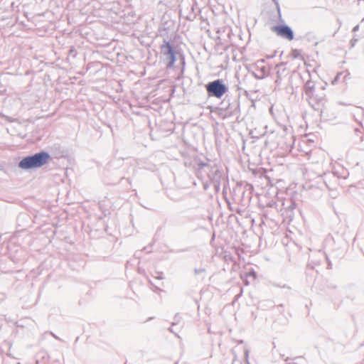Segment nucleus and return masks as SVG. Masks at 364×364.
<instances>
[{
	"label": "nucleus",
	"instance_id": "nucleus-3",
	"mask_svg": "<svg viewBox=\"0 0 364 364\" xmlns=\"http://www.w3.org/2000/svg\"><path fill=\"white\" fill-rule=\"evenodd\" d=\"M272 31L279 36L288 41L294 39V33L291 29L287 26H277L272 28Z\"/></svg>",
	"mask_w": 364,
	"mask_h": 364
},
{
	"label": "nucleus",
	"instance_id": "nucleus-1",
	"mask_svg": "<svg viewBox=\"0 0 364 364\" xmlns=\"http://www.w3.org/2000/svg\"><path fill=\"white\" fill-rule=\"evenodd\" d=\"M50 159V155L42 151L31 156L23 158L18 164V166L22 169H30L43 166L46 164Z\"/></svg>",
	"mask_w": 364,
	"mask_h": 364
},
{
	"label": "nucleus",
	"instance_id": "nucleus-2",
	"mask_svg": "<svg viewBox=\"0 0 364 364\" xmlns=\"http://www.w3.org/2000/svg\"><path fill=\"white\" fill-rule=\"evenodd\" d=\"M206 90L208 93L217 98H220L227 91L225 85L220 80L209 82L206 85Z\"/></svg>",
	"mask_w": 364,
	"mask_h": 364
},
{
	"label": "nucleus",
	"instance_id": "nucleus-5",
	"mask_svg": "<svg viewBox=\"0 0 364 364\" xmlns=\"http://www.w3.org/2000/svg\"><path fill=\"white\" fill-rule=\"evenodd\" d=\"M166 48L168 50V54L171 55V59H172L171 61H172V63H173L174 60H175L173 50L171 46L168 43H166Z\"/></svg>",
	"mask_w": 364,
	"mask_h": 364
},
{
	"label": "nucleus",
	"instance_id": "nucleus-4",
	"mask_svg": "<svg viewBox=\"0 0 364 364\" xmlns=\"http://www.w3.org/2000/svg\"><path fill=\"white\" fill-rule=\"evenodd\" d=\"M289 56L293 59H300L304 60V58L302 55L301 50L298 49H294L291 51Z\"/></svg>",
	"mask_w": 364,
	"mask_h": 364
}]
</instances>
